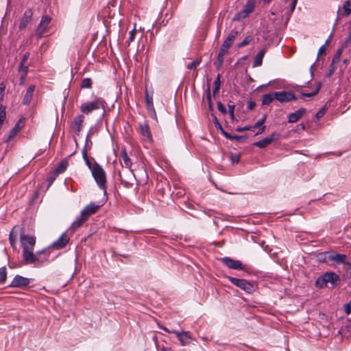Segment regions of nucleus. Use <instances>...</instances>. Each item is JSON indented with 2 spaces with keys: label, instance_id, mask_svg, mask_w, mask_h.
<instances>
[{
  "label": "nucleus",
  "instance_id": "c9c22d12",
  "mask_svg": "<svg viewBox=\"0 0 351 351\" xmlns=\"http://www.w3.org/2000/svg\"><path fill=\"white\" fill-rule=\"evenodd\" d=\"M321 86H322V84L320 82H319L317 86V88L314 92L310 93H302L301 97H311L316 95L318 93L319 89L321 88Z\"/></svg>",
  "mask_w": 351,
  "mask_h": 351
},
{
  "label": "nucleus",
  "instance_id": "f03ea898",
  "mask_svg": "<svg viewBox=\"0 0 351 351\" xmlns=\"http://www.w3.org/2000/svg\"><path fill=\"white\" fill-rule=\"evenodd\" d=\"M340 278L334 271H327L321 275L315 282V286L317 288L322 289L327 286L328 283H330L332 286L337 285Z\"/></svg>",
  "mask_w": 351,
  "mask_h": 351
},
{
  "label": "nucleus",
  "instance_id": "c85d7f7f",
  "mask_svg": "<svg viewBox=\"0 0 351 351\" xmlns=\"http://www.w3.org/2000/svg\"><path fill=\"white\" fill-rule=\"evenodd\" d=\"M275 99L274 97V93H268L265 94L263 96L262 99V104L263 105H269L270 103H271Z\"/></svg>",
  "mask_w": 351,
  "mask_h": 351
},
{
  "label": "nucleus",
  "instance_id": "ddd939ff",
  "mask_svg": "<svg viewBox=\"0 0 351 351\" xmlns=\"http://www.w3.org/2000/svg\"><path fill=\"white\" fill-rule=\"evenodd\" d=\"M280 134L273 132L269 136L264 138L263 139L256 142L254 143V145L258 147L259 148H265L269 144H271L273 141H275L279 138Z\"/></svg>",
  "mask_w": 351,
  "mask_h": 351
},
{
  "label": "nucleus",
  "instance_id": "603ef678",
  "mask_svg": "<svg viewBox=\"0 0 351 351\" xmlns=\"http://www.w3.org/2000/svg\"><path fill=\"white\" fill-rule=\"evenodd\" d=\"M223 63V60L219 59V58H217V60L215 62V65L216 66V69H220V68L221 67Z\"/></svg>",
  "mask_w": 351,
  "mask_h": 351
},
{
  "label": "nucleus",
  "instance_id": "bb28decb",
  "mask_svg": "<svg viewBox=\"0 0 351 351\" xmlns=\"http://www.w3.org/2000/svg\"><path fill=\"white\" fill-rule=\"evenodd\" d=\"M21 120H19L13 127V128L11 130L8 138H6V142L10 141L16 134L17 133L21 130V126L20 123Z\"/></svg>",
  "mask_w": 351,
  "mask_h": 351
},
{
  "label": "nucleus",
  "instance_id": "c756f323",
  "mask_svg": "<svg viewBox=\"0 0 351 351\" xmlns=\"http://www.w3.org/2000/svg\"><path fill=\"white\" fill-rule=\"evenodd\" d=\"M343 10V12L342 13V16H348L351 14V1L347 0L344 2Z\"/></svg>",
  "mask_w": 351,
  "mask_h": 351
},
{
  "label": "nucleus",
  "instance_id": "2f4dec72",
  "mask_svg": "<svg viewBox=\"0 0 351 351\" xmlns=\"http://www.w3.org/2000/svg\"><path fill=\"white\" fill-rule=\"evenodd\" d=\"M16 233L14 232V230H12L9 234V241L13 249H16Z\"/></svg>",
  "mask_w": 351,
  "mask_h": 351
},
{
  "label": "nucleus",
  "instance_id": "052dcab7",
  "mask_svg": "<svg viewBox=\"0 0 351 351\" xmlns=\"http://www.w3.org/2000/svg\"><path fill=\"white\" fill-rule=\"evenodd\" d=\"M231 159H232L233 162H239V161L240 160V156L239 155L232 154L231 155Z\"/></svg>",
  "mask_w": 351,
  "mask_h": 351
},
{
  "label": "nucleus",
  "instance_id": "58836bf2",
  "mask_svg": "<svg viewBox=\"0 0 351 351\" xmlns=\"http://www.w3.org/2000/svg\"><path fill=\"white\" fill-rule=\"evenodd\" d=\"M206 98H207L208 103V108L210 111H213V105L212 103L210 90L209 87L206 90Z\"/></svg>",
  "mask_w": 351,
  "mask_h": 351
},
{
  "label": "nucleus",
  "instance_id": "bf43d9fd",
  "mask_svg": "<svg viewBox=\"0 0 351 351\" xmlns=\"http://www.w3.org/2000/svg\"><path fill=\"white\" fill-rule=\"evenodd\" d=\"M29 55H30V54H29V52H25V53H24L23 56V58H22V60H21V62L25 64V62H27V59H28V58H29Z\"/></svg>",
  "mask_w": 351,
  "mask_h": 351
},
{
  "label": "nucleus",
  "instance_id": "412c9836",
  "mask_svg": "<svg viewBox=\"0 0 351 351\" xmlns=\"http://www.w3.org/2000/svg\"><path fill=\"white\" fill-rule=\"evenodd\" d=\"M177 337L182 346H187L192 343L193 339L189 332H177Z\"/></svg>",
  "mask_w": 351,
  "mask_h": 351
},
{
  "label": "nucleus",
  "instance_id": "13d9d810",
  "mask_svg": "<svg viewBox=\"0 0 351 351\" xmlns=\"http://www.w3.org/2000/svg\"><path fill=\"white\" fill-rule=\"evenodd\" d=\"M219 130L221 131V134L228 139H230V138L232 137V134H230V133L226 132L223 128H221V129H219Z\"/></svg>",
  "mask_w": 351,
  "mask_h": 351
},
{
  "label": "nucleus",
  "instance_id": "79ce46f5",
  "mask_svg": "<svg viewBox=\"0 0 351 351\" xmlns=\"http://www.w3.org/2000/svg\"><path fill=\"white\" fill-rule=\"evenodd\" d=\"M337 64H332V62H331L330 66H329V71L326 73V77H330L335 72Z\"/></svg>",
  "mask_w": 351,
  "mask_h": 351
},
{
  "label": "nucleus",
  "instance_id": "20e7f679",
  "mask_svg": "<svg viewBox=\"0 0 351 351\" xmlns=\"http://www.w3.org/2000/svg\"><path fill=\"white\" fill-rule=\"evenodd\" d=\"M121 157L123 159V163L125 166L130 169V171L128 172L129 176L130 177L129 180H125L123 177V175L121 173H119V180L121 182V184L125 186V187H130L132 185V177L134 176V174L131 170V167L132 165V162L131 159L130 158L129 156L127 154L126 149L122 148L121 151Z\"/></svg>",
  "mask_w": 351,
  "mask_h": 351
},
{
  "label": "nucleus",
  "instance_id": "6ab92c4d",
  "mask_svg": "<svg viewBox=\"0 0 351 351\" xmlns=\"http://www.w3.org/2000/svg\"><path fill=\"white\" fill-rule=\"evenodd\" d=\"M146 108L152 117H156V113L154 107L153 96L149 95L147 91L145 93Z\"/></svg>",
  "mask_w": 351,
  "mask_h": 351
},
{
  "label": "nucleus",
  "instance_id": "7c9ffc66",
  "mask_svg": "<svg viewBox=\"0 0 351 351\" xmlns=\"http://www.w3.org/2000/svg\"><path fill=\"white\" fill-rule=\"evenodd\" d=\"M330 254V252H324L322 253H319L317 255V258L319 262L328 263L330 262V258H328V255Z\"/></svg>",
  "mask_w": 351,
  "mask_h": 351
},
{
  "label": "nucleus",
  "instance_id": "9d476101",
  "mask_svg": "<svg viewBox=\"0 0 351 351\" xmlns=\"http://www.w3.org/2000/svg\"><path fill=\"white\" fill-rule=\"evenodd\" d=\"M275 99L280 103H287L297 99L295 95L289 91L274 92Z\"/></svg>",
  "mask_w": 351,
  "mask_h": 351
},
{
  "label": "nucleus",
  "instance_id": "49530a36",
  "mask_svg": "<svg viewBox=\"0 0 351 351\" xmlns=\"http://www.w3.org/2000/svg\"><path fill=\"white\" fill-rule=\"evenodd\" d=\"M326 109L325 108H321L315 114L317 119L322 118L326 113Z\"/></svg>",
  "mask_w": 351,
  "mask_h": 351
},
{
  "label": "nucleus",
  "instance_id": "a211bd4d",
  "mask_svg": "<svg viewBox=\"0 0 351 351\" xmlns=\"http://www.w3.org/2000/svg\"><path fill=\"white\" fill-rule=\"evenodd\" d=\"M238 34H239V32L237 30L232 29L228 34L226 39L224 40V42L222 44L221 47L228 50L229 48L232 46L234 40H235V38L238 36Z\"/></svg>",
  "mask_w": 351,
  "mask_h": 351
},
{
  "label": "nucleus",
  "instance_id": "4d7b16f0",
  "mask_svg": "<svg viewBox=\"0 0 351 351\" xmlns=\"http://www.w3.org/2000/svg\"><path fill=\"white\" fill-rule=\"evenodd\" d=\"M305 130V125L304 123H300L296 126V132H300L301 131H304Z\"/></svg>",
  "mask_w": 351,
  "mask_h": 351
},
{
  "label": "nucleus",
  "instance_id": "a878e982",
  "mask_svg": "<svg viewBox=\"0 0 351 351\" xmlns=\"http://www.w3.org/2000/svg\"><path fill=\"white\" fill-rule=\"evenodd\" d=\"M265 54V49H261L255 56L253 67L260 66L262 64L263 57Z\"/></svg>",
  "mask_w": 351,
  "mask_h": 351
},
{
  "label": "nucleus",
  "instance_id": "774afa93",
  "mask_svg": "<svg viewBox=\"0 0 351 351\" xmlns=\"http://www.w3.org/2000/svg\"><path fill=\"white\" fill-rule=\"evenodd\" d=\"M57 176L56 174H53L48 178V181L50 184H51L56 179Z\"/></svg>",
  "mask_w": 351,
  "mask_h": 351
},
{
  "label": "nucleus",
  "instance_id": "9b49d317",
  "mask_svg": "<svg viewBox=\"0 0 351 351\" xmlns=\"http://www.w3.org/2000/svg\"><path fill=\"white\" fill-rule=\"evenodd\" d=\"M30 283V279L23 277L20 275H16L13 278L11 283L9 285L10 287L24 288L28 287Z\"/></svg>",
  "mask_w": 351,
  "mask_h": 351
},
{
  "label": "nucleus",
  "instance_id": "4c0bfd02",
  "mask_svg": "<svg viewBox=\"0 0 351 351\" xmlns=\"http://www.w3.org/2000/svg\"><path fill=\"white\" fill-rule=\"evenodd\" d=\"M92 86V80L90 78H84L82 81L81 88H90Z\"/></svg>",
  "mask_w": 351,
  "mask_h": 351
},
{
  "label": "nucleus",
  "instance_id": "de8ad7c7",
  "mask_svg": "<svg viewBox=\"0 0 351 351\" xmlns=\"http://www.w3.org/2000/svg\"><path fill=\"white\" fill-rule=\"evenodd\" d=\"M247 130H252V126H245V127H238L236 128V131L239 132H242Z\"/></svg>",
  "mask_w": 351,
  "mask_h": 351
},
{
  "label": "nucleus",
  "instance_id": "a18cd8bd",
  "mask_svg": "<svg viewBox=\"0 0 351 351\" xmlns=\"http://www.w3.org/2000/svg\"><path fill=\"white\" fill-rule=\"evenodd\" d=\"M228 50L221 47L219 53L217 55V58L223 60L224 55L228 52Z\"/></svg>",
  "mask_w": 351,
  "mask_h": 351
},
{
  "label": "nucleus",
  "instance_id": "cd10ccee",
  "mask_svg": "<svg viewBox=\"0 0 351 351\" xmlns=\"http://www.w3.org/2000/svg\"><path fill=\"white\" fill-rule=\"evenodd\" d=\"M68 161L66 160H64L61 161V162L56 167V168L53 170V173L56 174V176H58L62 173H63L66 167H68Z\"/></svg>",
  "mask_w": 351,
  "mask_h": 351
},
{
  "label": "nucleus",
  "instance_id": "c03bdc74",
  "mask_svg": "<svg viewBox=\"0 0 351 351\" xmlns=\"http://www.w3.org/2000/svg\"><path fill=\"white\" fill-rule=\"evenodd\" d=\"M217 109L223 114L227 113L226 107L221 101L217 102Z\"/></svg>",
  "mask_w": 351,
  "mask_h": 351
},
{
  "label": "nucleus",
  "instance_id": "37998d69",
  "mask_svg": "<svg viewBox=\"0 0 351 351\" xmlns=\"http://www.w3.org/2000/svg\"><path fill=\"white\" fill-rule=\"evenodd\" d=\"M201 60L197 59L187 65L189 69H195L199 64Z\"/></svg>",
  "mask_w": 351,
  "mask_h": 351
},
{
  "label": "nucleus",
  "instance_id": "5fc2aeb1",
  "mask_svg": "<svg viewBox=\"0 0 351 351\" xmlns=\"http://www.w3.org/2000/svg\"><path fill=\"white\" fill-rule=\"evenodd\" d=\"M246 138H247L246 136H237V135H232V137L230 138V140H238V141L243 140V139H246Z\"/></svg>",
  "mask_w": 351,
  "mask_h": 351
},
{
  "label": "nucleus",
  "instance_id": "0e129e2a",
  "mask_svg": "<svg viewBox=\"0 0 351 351\" xmlns=\"http://www.w3.org/2000/svg\"><path fill=\"white\" fill-rule=\"evenodd\" d=\"M82 156H83V158L85 162L89 160V158L87 156V152L85 149H84L82 151Z\"/></svg>",
  "mask_w": 351,
  "mask_h": 351
},
{
  "label": "nucleus",
  "instance_id": "b1692460",
  "mask_svg": "<svg viewBox=\"0 0 351 351\" xmlns=\"http://www.w3.org/2000/svg\"><path fill=\"white\" fill-rule=\"evenodd\" d=\"M35 90V86L34 85H30L27 89V91L24 95L23 104L24 105H29L32 101L33 94Z\"/></svg>",
  "mask_w": 351,
  "mask_h": 351
},
{
  "label": "nucleus",
  "instance_id": "864d4df0",
  "mask_svg": "<svg viewBox=\"0 0 351 351\" xmlns=\"http://www.w3.org/2000/svg\"><path fill=\"white\" fill-rule=\"evenodd\" d=\"M345 312L347 315H349L351 313V300L350 302L346 304H345Z\"/></svg>",
  "mask_w": 351,
  "mask_h": 351
},
{
  "label": "nucleus",
  "instance_id": "6e6d98bb",
  "mask_svg": "<svg viewBox=\"0 0 351 351\" xmlns=\"http://www.w3.org/2000/svg\"><path fill=\"white\" fill-rule=\"evenodd\" d=\"M27 74V73H25V72L22 73V75H21V76L20 77V80H19V84L20 85H23L25 84V78H26Z\"/></svg>",
  "mask_w": 351,
  "mask_h": 351
},
{
  "label": "nucleus",
  "instance_id": "ea45409f",
  "mask_svg": "<svg viewBox=\"0 0 351 351\" xmlns=\"http://www.w3.org/2000/svg\"><path fill=\"white\" fill-rule=\"evenodd\" d=\"M136 34V24H134V28L130 32V36L128 39V43L129 44L134 40Z\"/></svg>",
  "mask_w": 351,
  "mask_h": 351
},
{
  "label": "nucleus",
  "instance_id": "680f3d73",
  "mask_svg": "<svg viewBox=\"0 0 351 351\" xmlns=\"http://www.w3.org/2000/svg\"><path fill=\"white\" fill-rule=\"evenodd\" d=\"M228 112H229V111L234 112L235 105L234 104V103H233V102L230 101V102L228 104Z\"/></svg>",
  "mask_w": 351,
  "mask_h": 351
},
{
  "label": "nucleus",
  "instance_id": "5701e85b",
  "mask_svg": "<svg viewBox=\"0 0 351 351\" xmlns=\"http://www.w3.org/2000/svg\"><path fill=\"white\" fill-rule=\"evenodd\" d=\"M84 120V116L83 114H79L75 117L73 121V130L79 134L82 129V124Z\"/></svg>",
  "mask_w": 351,
  "mask_h": 351
},
{
  "label": "nucleus",
  "instance_id": "f257e3e1",
  "mask_svg": "<svg viewBox=\"0 0 351 351\" xmlns=\"http://www.w3.org/2000/svg\"><path fill=\"white\" fill-rule=\"evenodd\" d=\"M101 206V205L97 204L95 202H90L81 211L80 215L72 223L70 229L75 230L80 228L89 217L95 213Z\"/></svg>",
  "mask_w": 351,
  "mask_h": 351
},
{
  "label": "nucleus",
  "instance_id": "393cba45",
  "mask_svg": "<svg viewBox=\"0 0 351 351\" xmlns=\"http://www.w3.org/2000/svg\"><path fill=\"white\" fill-rule=\"evenodd\" d=\"M266 114H265L261 119H259L252 127V130L254 128H259V130L256 132V135L262 134L265 128L264 123L266 120Z\"/></svg>",
  "mask_w": 351,
  "mask_h": 351
},
{
  "label": "nucleus",
  "instance_id": "a19ab883",
  "mask_svg": "<svg viewBox=\"0 0 351 351\" xmlns=\"http://www.w3.org/2000/svg\"><path fill=\"white\" fill-rule=\"evenodd\" d=\"M252 40V37L250 36H246L244 40L238 44V47L241 48L248 45Z\"/></svg>",
  "mask_w": 351,
  "mask_h": 351
},
{
  "label": "nucleus",
  "instance_id": "39448f33",
  "mask_svg": "<svg viewBox=\"0 0 351 351\" xmlns=\"http://www.w3.org/2000/svg\"><path fill=\"white\" fill-rule=\"evenodd\" d=\"M33 251L34 250H27V248L25 249V250H23V257L26 264L42 263L47 259L48 256H45L43 258L40 257L41 254L45 253V250L38 251L36 254H34Z\"/></svg>",
  "mask_w": 351,
  "mask_h": 351
},
{
  "label": "nucleus",
  "instance_id": "3c124183",
  "mask_svg": "<svg viewBox=\"0 0 351 351\" xmlns=\"http://www.w3.org/2000/svg\"><path fill=\"white\" fill-rule=\"evenodd\" d=\"M223 63V60L219 59V58H217V60L215 62V65L216 66V69H220V68L221 67Z\"/></svg>",
  "mask_w": 351,
  "mask_h": 351
},
{
  "label": "nucleus",
  "instance_id": "e2e57ef3",
  "mask_svg": "<svg viewBox=\"0 0 351 351\" xmlns=\"http://www.w3.org/2000/svg\"><path fill=\"white\" fill-rule=\"evenodd\" d=\"M325 50H326L325 45H322V47H320L319 50H318L317 58H319V56L320 55H322L325 51Z\"/></svg>",
  "mask_w": 351,
  "mask_h": 351
},
{
  "label": "nucleus",
  "instance_id": "72a5a7b5",
  "mask_svg": "<svg viewBox=\"0 0 351 351\" xmlns=\"http://www.w3.org/2000/svg\"><path fill=\"white\" fill-rule=\"evenodd\" d=\"M221 75L219 74L217 75V78L215 79L214 82V88H213V95L215 96L219 91L221 86V81H220Z\"/></svg>",
  "mask_w": 351,
  "mask_h": 351
},
{
  "label": "nucleus",
  "instance_id": "f3484780",
  "mask_svg": "<svg viewBox=\"0 0 351 351\" xmlns=\"http://www.w3.org/2000/svg\"><path fill=\"white\" fill-rule=\"evenodd\" d=\"M69 239L67 237L66 233H63L57 241L51 244V247L56 250L64 248L69 243Z\"/></svg>",
  "mask_w": 351,
  "mask_h": 351
},
{
  "label": "nucleus",
  "instance_id": "423d86ee",
  "mask_svg": "<svg viewBox=\"0 0 351 351\" xmlns=\"http://www.w3.org/2000/svg\"><path fill=\"white\" fill-rule=\"evenodd\" d=\"M228 279L232 284L239 287L247 293H252L255 291V285L245 279H239L232 276H228Z\"/></svg>",
  "mask_w": 351,
  "mask_h": 351
},
{
  "label": "nucleus",
  "instance_id": "338daca9",
  "mask_svg": "<svg viewBox=\"0 0 351 351\" xmlns=\"http://www.w3.org/2000/svg\"><path fill=\"white\" fill-rule=\"evenodd\" d=\"M184 194V190L177 186V197L182 196Z\"/></svg>",
  "mask_w": 351,
  "mask_h": 351
},
{
  "label": "nucleus",
  "instance_id": "6e6552de",
  "mask_svg": "<svg viewBox=\"0 0 351 351\" xmlns=\"http://www.w3.org/2000/svg\"><path fill=\"white\" fill-rule=\"evenodd\" d=\"M220 261L227 267L235 270H245V265L239 260H234L230 257H223L220 258Z\"/></svg>",
  "mask_w": 351,
  "mask_h": 351
},
{
  "label": "nucleus",
  "instance_id": "dca6fc26",
  "mask_svg": "<svg viewBox=\"0 0 351 351\" xmlns=\"http://www.w3.org/2000/svg\"><path fill=\"white\" fill-rule=\"evenodd\" d=\"M139 129H140V134L144 138V140H146L149 142L152 141V136L151 132L149 130V127L147 122L144 121L142 123H139L138 124Z\"/></svg>",
  "mask_w": 351,
  "mask_h": 351
},
{
  "label": "nucleus",
  "instance_id": "0eeeda50",
  "mask_svg": "<svg viewBox=\"0 0 351 351\" xmlns=\"http://www.w3.org/2000/svg\"><path fill=\"white\" fill-rule=\"evenodd\" d=\"M100 108H104L103 101L101 99L97 98L92 102L84 103L80 106V110L86 114H88L92 111L99 109Z\"/></svg>",
  "mask_w": 351,
  "mask_h": 351
},
{
  "label": "nucleus",
  "instance_id": "8fccbe9b",
  "mask_svg": "<svg viewBox=\"0 0 351 351\" xmlns=\"http://www.w3.org/2000/svg\"><path fill=\"white\" fill-rule=\"evenodd\" d=\"M212 116L213 117V119H214V124L215 125V127L217 128V129H221L222 128V125H221V123H219V121H218L217 118L216 117V116L214 114H212Z\"/></svg>",
  "mask_w": 351,
  "mask_h": 351
},
{
  "label": "nucleus",
  "instance_id": "473e14b6",
  "mask_svg": "<svg viewBox=\"0 0 351 351\" xmlns=\"http://www.w3.org/2000/svg\"><path fill=\"white\" fill-rule=\"evenodd\" d=\"M6 118L5 107L0 105V129L1 128Z\"/></svg>",
  "mask_w": 351,
  "mask_h": 351
},
{
  "label": "nucleus",
  "instance_id": "f8f14e48",
  "mask_svg": "<svg viewBox=\"0 0 351 351\" xmlns=\"http://www.w3.org/2000/svg\"><path fill=\"white\" fill-rule=\"evenodd\" d=\"M21 243L23 247V250H34L36 243V237L29 235H21Z\"/></svg>",
  "mask_w": 351,
  "mask_h": 351
},
{
  "label": "nucleus",
  "instance_id": "aec40b11",
  "mask_svg": "<svg viewBox=\"0 0 351 351\" xmlns=\"http://www.w3.org/2000/svg\"><path fill=\"white\" fill-rule=\"evenodd\" d=\"M32 15H33V12L31 9H27L25 12L23 16L22 17V19L20 21V23H19V27L21 30L24 29L27 27V24L32 20Z\"/></svg>",
  "mask_w": 351,
  "mask_h": 351
},
{
  "label": "nucleus",
  "instance_id": "1a4fd4ad",
  "mask_svg": "<svg viewBox=\"0 0 351 351\" xmlns=\"http://www.w3.org/2000/svg\"><path fill=\"white\" fill-rule=\"evenodd\" d=\"M254 9V2L253 1H248L243 8L234 15L233 21H239L241 19L247 17L249 14L253 12Z\"/></svg>",
  "mask_w": 351,
  "mask_h": 351
},
{
  "label": "nucleus",
  "instance_id": "7ed1b4c3",
  "mask_svg": "<svg viewBox=\"0 0 351 351\" xmlns=\"http://www.w3.org/2000/svg\"><path fill=\"white\" fill-rule=\"evenodd\" d=\"M91 173L98 186L105 191L106 189V176L101 166L95 162L91 169Z\"/></svg>",
  "mask_w": 351,
  "mask_h": 351
},
{
  "label": "nucleus",
  "instance_id": "4468645a",
  "mask_svg": "<svg viewBox=\"0 0 351 351\" xmlns=\"http://www.w3.org/2000/svg\"><path fill=\"white\" fill-rule=\"evenodd\" d=\"M51 17L47 15L43 16L40 22L39 23L37 29H36V34L38 38H41L45 33L46 28L49 25L51 22Z\"/></svg>",
  "mask_w": 351,
  "mask_h": 351
},
{
  "label": "nucleus",
  "instance_id": "f704fd0d",
  "mask_svg": "<svg viewBox=\"0 0 351 351\" xmlns=\"http://www.w3.org/2000/svg\"><path fill=\"white\" fill-rule=\"evenodd\" d=\"M343 47L339 48L335 56L333 57L332 60V64H338L340 61V58L342 53Z\"/></svg>",
  "mask_w": 351,
  "mask_h": 351
},
{
  "label": "nucleus",
  "instance_id": "4be33fe9",
  "mask_svg": "<svg viewBox=\"0 0 351 351\" xmlns=\"http://www.w3.org/2000/svg\"><path fill=\"white\" fill-rule=\"evenodd\" d=\"M306 111V110L305 108H301L297 111L289 114L288 116V122L296 123L302 117V116L305 114Z\"/></svg>",
  "mask_w": 351,
  "mask_h": 351
},
{
  "label": "nucleus",
  "instance_id": "2eb2a0df",
  "mask_svg": "<svg viewBox=\"0 0 351 351\" xmlns=\"http://www.w3.org/2000/svg\"><path fill=\"white\" fill-rule=\"evenodd\" d=\"M328 256H328L330 261H332L337 265H348V262H347V256L344 254H337L333 252H330V254Z\"/></svg>",
  "mask_w": 351,
  "mask_h": 351
},
{
  "label": "nucleus",
  "instance_id": "09e8293b",
  "mask_svg": "<svg viewBox=\"0 0 351 351\" xmlns=\"http://www.w3.org/2000/svg\"><path fill=\"white\" fill-rule=\"evenodd\" d=\"M19 71H20V72L21 71V72H23V73L24 72L27 73L28 72V66H25L24 63L21 62L19 67Z\"/></svg>",
  "mask_w": 351,
  "mask_h": 351
},
{
  "label": "nucleus",
  "instance_id": "69168bd1",
  "mask_svg": "<svg viewBox=\"0 0 351 351\" xmlns=\"http://www.w3.org/2000/svg\"><path fill=\"white\" fill-rule=\"evenodd\" d=\"M255 106V103L252 101H250L247 103V108L250 109V110H252L254 108Z\"/></svg>",
  "mask_w": 351,
  "mask_h": 351
},
{
  "label": "nucleus",
  "instance_id": "e433bc0d",
  "mask_svg": "<svg viewBox=\"0 0 351 351\" xmlns=\"http://www.w3.org/2000/svg\"><path fill=\"white\" fill-rule=\"evenodd\" d=\"M7 278V271L5 267H0V284L5 282Z\"/></svg>",
  "mask_w": 351,
  "mask_h": 351
}]
</instances>
